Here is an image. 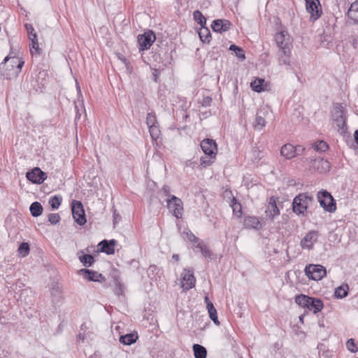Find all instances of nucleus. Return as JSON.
Returning <instances> with one entry per match:
<instances>
[{
    "mask_svg": "<svg viewBox=\"0 0 358 358\" xmlns=\"http://www.w3.org/2000/svg\"><path fill=\"white\" fill-rule=\"evenodd\" d=\"M22 58L15 56H7L0 65V71L6 79H13L20 74L24 65Z\"/></svg>",
    "mask_w": 358,
    "mask_h": 358,
    "instance_id": "nucleus-1",
    "label": "nucleus"
},
{
    "mask_svg": "<svg viewBox=\"0 0 358 358\" xmlns=\"http://www.w3.org/2000/svg\"><path fill=\"white\" fill-rule=\"evenodd\" d=\"M314 201L313 196L308 193L303 192L296 195L292 201V210L297 215L305 216L308 208Z\"/></svg>",
    "mask_w": 358,
    "mask_h": 358,
    "instance_id": "nucleus-2",
    "label": "nucleus"
},
{
    "mask_svg": "<svg viewBox=\"0 0 358 358\" xmlns=\"http://www.w3.org/2000/svg\"><path fill=\"white\" fill-rule=\"evenodd\" d=\"M295 302L299 306L313 311L314 314L320 312L324 308L323 301L320 299L310 297L304 294L296 296Z\"/></svg>",
    "mask_w": 358,
    "mask_h": 358,
    "instance_id": "nucleus-3",
    "label": "nucleus"
},
{
    "mask_svg": "<svg viewBox=\"0 0 358 358\" xmlns=\"http://www.w3.org/2000/svg\"><path fill=\"white\" fill-rule=\"evenodd\" d=\"M317 200L321 207L329 213H334L336 210V201L331 194L327 190H321L317 193Z\"/></svg>",
    "mask_w": 358,
    "mask_h": 358,
    "instance_id": "nucleus-4",
    "label": "nucleus"
},
{
    "mask_svg": "<svg viewBox=\"0 0 358 358\" xmlns=\"http://www.w3.org/2000/svg\"><path fill=\"white\" fill-rule=\"evenodd\" d=\"M332 120L336 123L338 130L345 131L347 129L346 120L344 117L343 106L341 103H336L332 111Z\"/></svg>",
    "mask_w": 358,
    "mask_h": 358,
    "instance_id": "nucleus-5",
    "label": "nucleus"
},
{
    "mask_svg": "<svg viewBox=\"0 0 358 358\" xmlns=\"http://www.w3.org/2000/svg\"><path fill=\"white\" fill-rule=\"evenodd\" d=\"M306 275L313 280H320L327 274L326 268L320 264H310L305 268Z\"/></svg>",
    "mask_w": 358,
    "mask_h": 358,
    "instance_id": "nucleus-6",
    "label": "nucleus"
},
{
    "mask_svg": "<svg viewBox=\"0 0 358 358\" xmlns=\"http://www.w3.org/2000/svg\"><path fill=\"white\" fill-rule=\"evenodd\" d=\"M166 201L169 212L177 218L182 217L183 206L181 199L176 196H171V198H167Z\"/></svg>",
    "mask_w": 358,
    "mask_h": 358,
    "instance_id": "nucleus-7",
    "label": "nucleus"
},
{
    "mask_svg": "<svg viewBox=\"0 0 358 358\" xmlns=\"http://www.w3.org/2000/svg\"><path fill=\"white\" fill-rule=\"evenodd\" d=\"M155 40L156 36L155 33L151 30H149L143 34L138 35L137 41L139 45V51L148 50Z\"/></svg>",
    "mask_w": 358,
    "mask_h": 358,
    "instance_id": "nucleus-8",
    "label": "nucleus"
},
{
    "mask_svg": "<svg viewBox=\"0 0 358 358\" xmlns=\"http://www.w3.org/2000/svg\"><path fill=\"white\" fill-rule=\"evenodd\" d=\"M71 210L74 220L79 225H84L87 220L83 203L79 201L73 200L71 203Z\"/></svg>",
    "mask_w": 358,
    "mask_h": 358,
    "instance_id": "nucleus-9",
    "label": "nucleus"
},
{
    "mask_svg": "<svg viewBox=\"0 0 358 358\" xmlns=\"http://www.w3.org/2000/svg\"><path fill=\"white\" fill-rule=\"evenodd\" d=\"M309 169L320 173H326L330 169V164L322 157H317L310 160Z\"/></svg>",
    "mask_w": 358,
    "mask_h": 358,
    "instance_id": "nucleus-10",
    "label": "nucleus"
},
{
    "mask_svg": "<svg viewBox=\"0 0 358 358\" xmlns=\"http://www.w3.org/2000/svg\"><path fill=\"white\" fill-rule=\"evenodd\" d=\"M321 5L319 0H306V10L310 15V20L315 21L322 15Z\"/></svg>",
    "mask_w": 358,
    "mask_h": 358,
    "instance_id": "nucleus-11",
    "label": "nucleus"
},
{
    "mask_svg": "<svg viewBox=\"0 0 358 358\" xmlns=\"http://www.w3.org/2000/svg\"><path fill=\"white\" fill-rule=\"evenodd\" d=\"M196 279L192 269L184 268L182 273L181 287L184 290H189L195 285Z\"/></svg>",
    "mask_w": 358,
    "mask_h": 358,
    "instance_id": "nucleus-12",
    "label": "nucleus"
},
{
    "mask_svg": "<svg viewBox=\"0 0 358 358\" xmlns=\"http://www.w3.org/2000/svg\"><path fill=\"white\" fill-rule=\"evenodd\" d=\"M318 238V232L315 230L308 231L301 240L300 245L303 249L312 250Z\"/></svg>",
    "mask_w": 358,
    "mask_h": 358,
    "instance_id": "nucleus-13",
    "label": "nucleus"
},
{
    "mask_svg": "<svg viewBox=\"0 0 358 358\" xmlns=\"http://www.w3.org/2000/svg\"><path fill=\"white\" fill-rule=\"evenodd\" d=\"M201 148L206 155L216 157L217 152V144L215 140L206 138L201 142Z\"/></svg>",
    "mask_w": 358,
    "mask_h": 358,
    "instance_id": "nucleus-14",
    "label": "nucleus"
},
{
    "mask_svg": "<svg viewBox=\"0 0 358 358\" xmlns=\"http://www.w3.org/2000/svg\"><path fill=\"white\" fill-rule=\"evenodd\" d=\"M27 180L34 184L43 183L47 178L46 173L41 171L40 168L36 167L28 171L26 174Z\"/></svg>",
    "mask_w": 358,
    "mask_h": 358,
    "instance_id": "nucleus-15",
    "label": "nucleus"
},
{
    "mask_svg": "<svg viewBox=\"0 0 358 358\" xmlns=\"http://www.w3.org/2000/svg\"><path fill=\"white\" fill-rule=\"evenodd\" d=\"M78 273L83 276V278L89 281L103 282L106 281V278L100 273L96 271L90 270L87 268H81L78 271Z\"/></svg>",
    "mask_w": 358,
    "mask_h": 358,
    "instance_id": "nucleus-16",
    "label": "nucleus"
},
{
    "mask_svg": "<svg viewBox=\"0 0 358 358\" xmlns=\"http://www.w3.org/2000/svg\"><path fill=\"white\" fill-rule=\"evenodd\" d=\"M117 243V242L115 239L103 240L98 245L100 247L99 251L107 255H113L115 253V246Z\"/></svg>",
    "mask_w": 358,
    "mask_h": 358,
    "instance_id": "nucleus-17",
    "label": "nucleus"
},
{
    "mask_svg": "<svg viewBox=\"0 0 358 358\" xmlns=\"http://www.w3.org/2000/svg\"><path fill=\"white\" fill-rule=\"evenodd\" d=\"M243 226L249 229L260 230L262 228V224L256 216H245L243 220Z\"/></svg>",
    "mask_w": 358,
    "mask_h": 358,
    "instance_id": "nucleus-18",
    "label": "nucleus"
},
{
    "mask_svg": "<svg viewBox=\"0 0 358 358\" xmlns=\"http://www.w3.org/2000/svg\"><path fill=\"white\" fill-rule=\"evenodd\" d=\"M265 213L266 216L271 220H273L275 216L280 215V210L277 206L275 197L271 196L270 198L266 209L265 210Z\"/></svg>",
    "mask_w": 358,
    "mask_h": 358,
    "instance_id": "nucleus-19",
    "label": "nucleus"
},
{
    "mask_svg": "<svg viewBox=\"0 0 358 358\" xmlns=\"http://www.w3.org/2000/svg\"><path fill=\"white\" fill-rule=\"evenodd\" d=\"M231 24L227 20L218 19L213 22L211 27L215 32L222 33L230 29Z\"/></svg>",
    "mask_w": 358,
    "mask_h": 358,
    "instance_id": "nucleus-20",
    "label": "nucleus"
},
{
    "mask_svg": "<svg viewBox=\"0 0 358 358\" xmlns=\"http://www.w3.org/2000/svg\"><path fill=\"white\" fill-rule=\"evenodd\" d=\"M205 303L206 304V308L208 309V312L209 314V317L210 320L214 322L216 325H220V321L217 317V313L215 308L214 307L213 303L210 301L208 296H205Z\"/></svg>",
    "mask_w": 358,
    "mask_h": 358,
    "instance_id": "nucleus-21",
    "label": "nucleus"
},
{
    "mask_svg": "<svg viewBox=\"0 0 358 358\" xmlns=\"http://www.w3.org/2000/svg\"><path fill=\"white\" fill-rule=\"evenodd\" d=\"M290 55L291 51L289 48H283L282 50H280L278 53V64L290 67Z\"/></svg>",
    "mask_w": 358,
    "mask_h": 358,
    "instance_id": "nucleus-22",
    "label": "nucleus"
},
{
    "mask_svg": "<svg viewBox=\"0 0 358 358\" xmlns=\"http://www.w3.org/2000/svg\"><path fill=\"white\" fill-rule=\"evenodd\" d=\"M280 154L286 159H291L296 157V149L292 144L287 143L282 146Z\"/></svg>",
    "mask_w": 358,
    "mask_h": 358,
    "instance_id": "nucleus-23",
    "label": "nucleus"
},
{
    "mask_svg": "<svg viewBox=\"0 0 358 358\" xmlns=\"http://www.w3.org/2000/svg\"><path fill=\"white\" fill-rule=\"evenodd\" d=\"M78 259L85 267L92 266L94 263V257L92 255L84 254L83 251L78 252Z\"/></svg>",
    "mask_w": 358,
    "mask_h": 358,
    "instance_id": "nucleus-24",
    "label": "nucleus"
},
{
    "mask_svg": "<svg viewBox=\"0 0 358 358\" xmlns=\"http://www.w3.org/2000/svg\"><path fill=\"white\" fill-rule=\"evenodd\" d=\"M348 17L358 24V1L351 4L348 11Z\"/></svg>",
    "mask_w": 358,
    "mask_h": 358,
    "instance_id": "nucleus-25",
    "label": "nucleus"
},
{
    "mask_svg": "<svg viewBox=\"0 0 358 358\" xmlns=\"http://www.w3.org/2000/svg\"><path fill=\"white\" fill-rule=\"evenodd\" d=\"M349 286L348 284H343L337 287L334 292V296L337 299H343L348 296Z\"/></svg>",
    "mask_w": 358,
    "mask_h": 358,
    "instance_id": "nucleus-26",
    "label": "nucleus"
},
{
    "mask_svg": "<svg viewBox=\"0 0 358 358\" xmlns=\"http://www.w3.org/2000/svg\"><path fill=\"white\" fill-rule=\"evenodd\" d=\"M31 215L37 217L40 216L43 213V206L38 201L33 202L29 207Z\"/></svg>",
    "mask_w": 358,
    "mask_h": 358,
    "instance_id": "nucleus-27",
    "label": "nucleus"
},
{
    "mask_svg": "<svg viewBox=\"0 0 358 358\" xmlns=\"http://www.w3.org/2000/svg\"><path fill=\"white\" fill-rule=\"evenodd\" d=\"M137 338V334H128L124 336H121L120 338V342L124 345H130L134 343Z\"/></svg>",
    "mask_w": 358,
    "mask_h": 358,
    "instance_id": "nucleus-28",
    "label": "nucleus"
},
{
    "mask_svg": "<svg viewBox=\"0 0 358 358\" xmlns=\"http://www.w3.org/2000/svg\"><path fill=\"white\" fill-rule=\"evenodd\" d=\"M193 351L195 358H206L207 350L203 346L199 344H194Z\"/></svg>",
    "mask_w": 358,
    "mask_h": 358,
    "instance_id": "nucleus-29",
    "label": "nucleus"
},
{
    "mask_svg": "<svg viewBox=\"0 0 358 358\" xmlns=\"http://www.w3.org/2000/svg\"><path fill=\"white\" fill-rule=\"evenodd\" d=\"M285 36L286 35L284 31H280L275 36V42L280 50H282L283 48H289L285 42Z\"/></svg>",
    "mask_w": 358,
    "mask_h": 358,
    "instance_id": "nucleus-30",
    "label": "nucleus"
},
{
    "mask_svg": "<svg viewBox=\"0 0 358 358\" xmlns=\"http://www.w3.org/2000/svg\"><path fill=\"white\" fill-rule=\"evenodd\" d=\"M194 247L195 248H198L200 250L201 253L204 257L210 258L212 257L213 253L203 241L199 242Z\"/></svg>",
    "mask_w": 358,
    "mask_h": 358,
    "instance_id": "nucleus-31",
    "label": "nucleus"
},
{
    "mask_svg": "<svg viewBox=\"0 0 358 358\" xmlns=\"http://www.w3.org/2000/svg\"><path fill=\"white\" fill-rule=\"evenodd\" d=\"M231 207L232 208L234 214L237 217L242 216V208L240 203H238L235 197H233L231 201Z\"/></svg>",
    "mask_w": 358,
    "mask_h": 358,
    "instance_id": "nucleus-32",
    "label": "nucleus"
},
{
    "mask_svg": "<svg viewBox=\"0 0 358 358\" xmlns=\"http://www.w3.org/2000/svg\"><path fill=\"white\" fill-rule=\"evenodd\" d=\"M31 43L30 46V52L32 56L34 55H40L41 53V49L39 48L38 38L30 41Z\"/></svg>",
    "mask_w": 358,
    "mask_h": 358,
    "instance_id": "nucleus-33",
    "label": "nucleus"
},
{
    "mask_svg": "<svg viewBox=\"0 0 358 358\" xmlns=\"http://www.w3.org/2000/svg\"><path fill=\"white\" fill-rule=\"evenodd\" d=\"M264 80L262 78H257L250 83L251 88L257 92H261L264 90L263 84Z\"/></svg>",
    "mask_w": 358,
    "mask_h": 358,
    "instance_id": "nucleus-34",
    "label": "nucleus"
},
{
    "mask_svg": "<svg viewBox=\"0 0 358 358\" xmlns=\"http://www.w3.org/2000/svg\"><path fill=\"white\" fill-rule=\"evenodd\" d=\"M229 50L234 52L236 56L241 61L245 59V51L241 47L232 44L229 46Z\"/></svg>",
    "mask_w": 358,
    "mask_h": 358,
    "instance_id": "nucleus-35",
    "label": "nucleus"
},
{
    "mask_svg": "<svg viewBox=\"0 0 358 358\" xmlns=\"http://www.w3.org/2000/svg\"><path fill=\"white\" fill-rule=\"evenodd\" d=\"M193 17H194V20L201 25V27H205V24L206 23V17L203 15V14L201 13V12H200L199 10H196L195 11H194L193 13Z\"/></svg>",
    "mask_w": 358,
    "mask_h": 358,
    "instance_id": "nucleus-36",
    "label": "nucleus"
},
{
    "mask_svg": "<svg viewBox=\"0 0 358 358\" xmlns=\"http://www.w3.org/2000/svg\"><path fill=\"white\" fill-rule=\"evenodd\" d=\"M199 35L201 40L203 42L208 43L210 41V38L211 36H210V32L207 27H201V31L199 32Z\"/></svg>",
    "mask_w": 358,
    "mask_h": 358,
    "instance_id": "nucleus-37",
    "label": "nucleus"
},
{
    "mask_svg": "<svg viewBox=\"0 0 358 358\" xmlns=\"http://www.w3.org/2000/svg\"><path fill=\"white\" fill-rule=\"evenodd\" d=\"M62 197L61 196L55 195L49 200V203L52 209H57L61 205Z\"/></svg>",
    "mask_w": 358,
    "mask_h": 358,
    "instance_id": "nucleus-38",
    "label": "nucleus"
},
{
    "mask_svg": "<svg viewBox=\"0 0 358 358\" xmlns=\"http://www.w3.org/2000/svg\"><path fill=\"white\" fill-rule=\"evenodd\" d=\"M146 124L148 128L158 124L155 113L151 112L148 113L146 117Z\"/></svg>",
    "mask_w": 358,
    "mask_h": 358,
    "instance_id": "nucleus-39",
    "label": "nucleus"
},
{
    "mask_svg": "<svg viewBox=\"0 0 358 358\" xmlns=\"http://www.w3.org/2000/svg\"><path fill=\"white\" fill-rule=\"evenodd\" d=\"M216 157H213L208 155L203 156L200 158V164L203 167H208L214 163Z\"/></svg>",
    "mask_w": 358,
    "mask_h": 358,
    "instance_id": "nucleus-40",
    "label": "nucleus"
},
{
    "mask_svg": "<svg viewBox=\"0 0 358 358\" xmlns=\"http://www.w3.org/2000/svg\"><path fill=\"white\" fill-rule=\"evenodd\" d=\"M24 27L27 30L29 41L38 38L37 34L35 32L34 28L33 27L32 24L27 23L24 24Z\"/></svg>",
    "mask_w": 358,
    "mask_h": 358,
    "instance_id": "nucleus-41",
    "label": "nucleus"
},
{
    "mask_svg": "<svg viewBox=\"0 0 358 358\" xmlns=\"http://www.w3.org/2000/svg\"><path fill=\"white\" fill-rule=\"evenodd\" d=\"M266 125V120L264 117L257 115L254 122V127L257 129H262Z\"/></svg>",
    "mask_w": 358,
    "mask_h": 358,
    "instance_id": "nucleus-42",
    "label": "nucleus"
},
{
    "mask_svg": "<svg viewBox=\"0 0 358 358\" xmlns=\"http://www.w3.org/2000/svg\"><path fill=\"white\" fill-rule=\"evenodd\" d=\"M29 245L27 243H22L18 248V252L22 256L26 257L29 253Z\"/></svg>",
    "mask_w": 358,
    "mask_h": 358,
    "instance_id": "nucleus-43",
    "label": "nucleus"
},
{
    "mask_svg": "<svg viewBox=\"0 0 358 358\" xmlns=\"http://www.w3.org/2000/svg\"><path fill=\"white\" fill-rule=\"evenodd\" d=\"M150 134L153 140H157L160 135V130L159 128V125H155L151 127H149Z\"/></svg>",
    "mask_w": 358,
    "mask_h": 358,
    "instance_id": "nucleus-44",
    "label": "nucleus"
},
{
    "mask_svg": "<svg viewBox=\"0 0 358 358\" xmlns=\"http://www.w3.org/2000/svg\"><path fill=\"white\" fill-rule=\"evenodd\" d=\"M313 148L316 151L325 152L328 149V145L323 141H320L313 145Z\"/></svg>",
    "mask_w": 358,
    "mask_h": 358,
    "instance_id": "nucleus-45",
    "label": "nucleus"
},
{
    "mask_svg": "<svg viewBox=\"0 0 358 358\" xmlns=\"http://www.w3.org/2000/svg\"><path fill=\"white\" fill-rule=\"evenodd\" d=\"M346 346L348 350L351 352H356L357 351V348L355 343L354 339L352 338H350L347 341Z\"/></svg>",
    "mask_w": 358,
    "mask_h": 358,
    "instance_id": "nucleus-46",
    "label": "nucleus"
},
{
    "mask_svg": "<svg viewBox=\"0 0 358 358\" xmlns=\"http://www.w3.org/2000/svg\"><path fill=\"white\" fill-rule=\"evenodd\" d=\"M60 220V216L58 213H51L48 216V221L52 224H57Z\"/></svg>",
    "mask_w": 358,
    "mask_h": 358,
    "instance_id": "nucleus-47",
    "label": "nucleus"
},
{
    "mask_svg": "<svg viewBox=\"0 0 358 358\" xmlns=\"http://www.w3.org/2000/svg\"><path fill=\"white\" fill-rule=\"evenodd\" d=\"M186 236L189 241L196 243L198 242L199 238L190 231L187 230L186 232Z\"/></svg>",
    "mask_w": 358,
    "mask_h": 358,
    "instance_id": "nucleus-48",
    "label": "nucleus"
},
{
    "mask_svg": "<svg viewBox=\"0 0 358 358\" xmlns=\"http://www.w3.org/2000/svg\"><path fill=\"white\" fill-rule=\"evenodd\" d=\"M162 192L164 194V196H167L168 198H171L172 195H171V188L168 185H164L162 189Z\"/></svg>",
    "mask_w": 358,
    "mask_h": 358,
    "instance_id": "nucleus-49",
    "label": "nucleus"
},
{
    "mask_svg": "<svg viewBox=\"0 0 358 358\" xmlns=\"http://www.w3.org/2000/svg\"><path fill=\"white\" fill-rule=\"evenodd\" d=\"M294 148L296 149V156L302 155L306 150V148L301 145L294 146Z\"/></svg>",
    "mask_w": 358,
    "mask_h": 358,
    "instance_id": "nucleus-50",
    "label": "nucleus"
},
{
    "mask_svg": "<svg viewBox=\"0 0 358 358\" xmlns=\"http://www.w3.org/2000/svg\"><path fill=\"white\" fill-rule=\"evenodd\" d=\"M211 101L212 99L210 96H206L203 99L201 104L203 106H210Z\"/></svg>",
    "mask_w": 358,
    "mask_h": 358,
    "instance_id": "nucleus-51",
    "label": "nucleus"
},
{
    "mask_svg": "<svg viewBox=\"0 0 358 358\" xmlns=\"http://www.w3.org/2000/svg\"><path fill=\"white\" fill-rule=\"evenodd\" d=\"M120 220H121L120 215L117 213V210L115 209L113 210V224H114V225H115Z\"/></svg>",
    "mask_w": 358,
    "mask_h": 358,
    "instance_id": "nucleus-52",
    "label": "nucleus"
},
{
    "mask_svg": "<svg viewBox=\"0 0 358 358\" xmlns=\"http://www.w3.org/2000/svg\"><path fill=\"white\" fill-rule=\"evenodd\" d=\"M358 44V40L356 37H352V45L355 48H357Z\"/></svg>",
    "mask_w": 358,
    "mask_h": 358,
    "instance_id": "nucleus-53",
    "label": "nucleus"
},
{
    "mask_svg": "<svg viewBox=\"0 0 358 358\" xmlns=\"http://www.w3.org/2000/svg\"><path fill=\"white\" fill-rule=\"evenodd\" d=\"M355 141L356 143L358 145V130H356L355 132Z\"/></svg>",
    "mask_w": 358,
    "mask_h": 358,
    "instance_id": "nucleus-54",
    "label": "nucleus"
},
{
    "mask_svg": "<svg viewBox=\"0 0 358 358\" xmlns=\"http://www.w3.org/2000/svg\"><path fill=\"white\" fill-rule=\"evenodd\" d=\"M172 258H173L176 262H178V261H179V259H180L179 255H177V254H174V255H173Z\"/></svg>",
    "mask_w": 358,
    "mask_h": 358,
    "instance_id": "nucleus-55",
    "label": "nucleus"
},
{
    "mask_svg": "<svg viewBox=\"0 0 358 358\" xmlns=\"http://www.w3.org/2000/svg\"><path fill=\"white\" fill-rule=\"evenodd\" d=\"M153 76H154V80L155 82L157 81V71L155 69V71L153 72Z\"/></svg>",
    "mask_w": 358,
    "mask_h": 358,
    "instance_id": "nucleus-56",
    "label": "nucleus"
},
{
    "mask_svg": "<svg viewBox=\"0 0 358 358\" xmlns=\"http://www.w3.org/2000/svg\"><path fill=\"white\" fill-rule=\"evenodd\" d=\"M155 269H156V266L152 265V266H150L149 267L148 271H154V270H155Z\"/></svg>",
    "mask_w": 358,
    "mask_h": 358,
    "instance_id": "nucleus-57",
    "label": "nucleus"
},
{
    "mask_svg": "<svg viewBox=\"0 0 358 358\" xmlns=\"http://www.w3.org/2000/svg\"><path fill=\"white\" fill-rule=\"evenodd\" d=\"M303 317H304V315H301L299 317V320H300L301 322H303Z\"/></svg>",
    "mask_w": 358,
    "mask_h": 358,
    "instance_id": "nucleus-58",
    "label": "nucleus"
},
{
    "mask_svg": "<svg viewBox=\"0 0 358 358\" xmlns=\"http://www.w3.org/2000/svg\"><path fill=\"white\" fill-rule=\"evenodd\" d=\"M121 59H122V61H123L126 64L127 66L128 65L127 61V59L125 58Z\"/></svg>",
    "mask_w": 358,
    "mask_h": 358,
    "instance_id": "nucleus-59",
    "label": "nucleus"
},
{
    "mask_svg": "<svg viewBox=\"0 0 358 358\" xmlns=\"http://www.w3.org/2000/svg\"><path fill=\"white\" fill-rule=\"evenodd\" d=\"M90 358H99V357H97L95 355H91L90 357Z\"/></svg>",
    "mask_w": 358,
    "mask_h": 358,
    "instance_id": "nucleus-60",
    "label": "nucleus"
},
{
    "mask_svg": "<svg viewBox=\"0 0 358 358\" xmlns=\"http://www.w3.org/2000/svg\"><path fill=\"white\" fill-rule=\"evenodd\" d=\"M79 336V338H80V339H81V338H82V339H83V338H84L83 337H82V336H81V334H79V336Z\"/></svg>",
    "mask_w": 358,
    "mask_h": 358,
    "instance_id": "nucleus-61",
    "label": "nucleus"
}]
</instances>
